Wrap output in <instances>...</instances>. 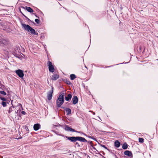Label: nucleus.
Masks as SVG:
<instances>
[{"label": "nucleus", "mask_w": 158, "mask_h": 158, "mask_svg": "<svg viewBox=\"0 0 158 158\" xmlns=\"http://www.w3.org/2000/svg\"><path fill=\"white\" fill-rule=\"evenodd\" d=\"M64 93H62L59 96L56 101V105L58 107H60L64 103Z\"/></svg>", "instance_id": "nucleus-2"}, {"label": "nucleus", "mask_w": 158, "mask_h": 158, "mask_svg": "<svg viewBox=\"0 0 158 158\" xmlns=\"http://www.w3.org/2000/svg\"><path fill=\"white\" fill-rule=\"evenodd\" d=\"M70 77L71 80H73L76 78L75 75L74 74H72L70 75Z\"/></svg>", "instance_id": "nucleus-19"}, {"label": "nucleus", "mask_w": 158, "mask_h": 158, "mask_svg": "<svg viewBox=\"0 0 158 158\" xmlns=\"http://www.w3.org/2000/svg\"><path fill=\"white\" fill-rule=\"evenodd\" d=\"M21 113L22 114H24V115L25 114H26V112L25 111H23Z\"/></svg>", "instance_id": "nucleus-28"}, {"label": "nucleus", "mask_w": 158, "mask_h": 158, "mask_svg": "<svg viewBox=\"0 0 158 158\" xmlns=\"http://www.w3.org/2000/svg\"><path fill=\"white\" fill-rule=\"evenodd\" d=\"M14 109V107H13V106L10 107L9 108V111H8L9 113H10V112H11L13 110V109Z\"/></svg>", "instance_id": "nucleus-20"}, {"label": "nucleus", "mask_w": 158, "mask_h": 158, "mask_svg": "<svg viewBox=\"0 0 158 158\" xmlns=\"http://www.w3.org/2000/svg\"><path fill=\"white\" fill-rule=\"evenodd\" d=\"M40 128V125L39 124L36 123L34 125L33 128L35 131H37Z\"/></svg>", "instance_id": "nucleus-9"}, {"label": "nucleus", "mask_w": 158, "mask_h": 158, "mask_svg": "<svg viewBox=\"0 0 158 158\" xmlns=\"http://www.w3.org/2000/svg\"><path fill=\"white\" fill-rule=\"evenodd\" d=\"M1 104L3 107L6 106L7 105L6 102L3 101L2 102Z\"/></svg>", "instance_id": "nucleus-21"}, {"label": "nucleus", "mask_w": 158, "mask_h": 158, "mask_svg": "<svg viewBox=\"0 0 158 158\" xmlns=\"http://www.w3.org/2000/svg\"><path fill=\"white\" fill-rule=\"evenodd\" d=\"M0 98L3 101H6V99L4 98L0 97Z\"/></svg>", "instance_id": "nucleus-25"}, {"label": "nucleus", "mask_w": 158, "mask_h": 158, "mask_svg": "<svg viewBox=\"0 0 158 158\" xmlns=\"http://www.w3.org/2000/svg\"><path fill=\"white\" fill-rule=\"evenodd\" d=\"M21 25L23 27V28L25 30H27L28 31H30L32 34L34 35H35L38 34L37 33L36 34L35 30L29 25H26L24 23H22Z\"/></svg>", "instance_id": "nucleus-3"}, {"label": "nucleus", "mask_w": 158, "mask_h": 158, "mask_svg": "<svg viewBox=\"0 0 158 158\" xmlns=\"http://www.w3.org/2000/svg\"><path fill=\"white\" fill-rule=\"evenodd\" d=\"M75 144L77 145L78 146H80V145H79V144L77 142H76L75 143Z\"/></svg>", "instance_id": "nucleus-29"}, {"label": "nucleus", "mask_w": 158, "mask_h": 158, "mask_svg": "<svg viewBox=\"0 0 158 158\" xmlns=\"http://www.w3.org/2000/svg\"><path fill=\"white\" fill-rule=\"evenodd\" d=\"M23 72V71L20 69H18L15 71L16 73L21 78L23 77L24 74Z\"/></svg>", "instance_id": "nucleus-6"}, {"label": "nucleus", "mask_w": 158, "mask_h": 158, "mask_svg": "<svg viewBox=\"0 0 158 158\" xmlns=\"http://www.w3.org/2000/svg\"><path fill=\"white\" fill-rule=\"evenodd\" d=\"M139 142L143 143L144 141V139L142 138H139Z\"/></svg>", "instance_id": "nucleus-22"}, {"label": "nucleus", "mask_w": 158, "mask_h": 158, "mask_svg": "<svg viewBox=\"0 0 158 158\" xmlns=\"http://www.w3.org/2000/svg\"><path fill=\"white\" fill-rule=\"evenodd\" d=\"M48 67L49 71L50 72L53 73L55 70V69L53 66L52 65L51 62L48 61Z\"/></svg>", "instance_id": "nucleus-5"}, {"label": "nucleus", "mask_w": 158, "mask_h": 158, "mask_svg": "<svg viewBox=\"0 0 158 158\" xmlns=\"http://www.w3.org/2000/svg\"><path fill=\"white\" fill-rule=\"evenodd\" d=\"M59 76L58 75L54 74L52 76V79L53 80H56L59 78Z\"/></svg>", "instance_id": "nucleus-11"}, {"label": "nucleus", "mask_w": 158, "mask_h": 158, "mask_svg": "<svg viewBox=\"0 0 158 158\" xmlns=\"http://www.w3.org/2000/svg\"><path fill=\"white\" fill-rule=\"evenodd\" d=\"M127 147L128 145L126 143H125L123 144L122 148L124 149H126L127 148Z\"/></svg>", "instance_id": "nucleus-18"}, {"label": "nucleus", "mask_w": 158, "mask_h": 158, "mask_svg": "<svg viewBox=\"0 0 158 158\" xmlns=\"http://www.w3.org/2000/svg\"><path fill=\"white\" fill-rule=\"evenodd\" d=\"M124 155L129 157H132V154L131 152L128 150H126L124 152Z\"/></svg>", "instance_id": "nucleus-8"}, {"label": "nucleus", "mask_w": 158, "mask_h": 158, "mask_svg": "<svg viewBox=\"0 0 158 158\" xmlns=\"http://www.w3.org/2000/svg\"><path fill=\"white\" fill-rule=\"evenodd\" d=\"M0 43L3 44H6L7 41L6 40L0 38Z\"/></svg>", "instance_id": "nucleus-15"}, {"label": "nucleus", "mask_w": 158, "mask_h": 158, "mask_svg": "<svg viewBox=\"0 0 158 158\" xmlns=\"http://www.w3.org/2000/svg\"><path fill=\"white\" fill-rule=\"evenodd\" d=\"M53 92V87L52 86L51 90L49 91L47 94V98L48 100H50L52 98Z\"/></svg>", "instance_id": "nucleus-4"}, {"label": "nucleus", "mask_w": 158, "mask_h": 158, "mask_svg": "<svg viewBox=\"0 0 158 158\" xmlns=\"http://www.w3.org/2000/svg\"><path fill=\"white\" fill-rule=\"evenodd\" d=\"M66 82L67 84L69 85L71 84V82L69 80H66Z\"/></svg>", "instance_id": "nucleus-26"}, {"label": "nucleus", "mask_w": 158, "mask_h": 158, "mask_svg": "<svg viewBox=\"0 0 158 158\" xmlns=\"http://www.w3.org/2000/svg\"><path fill=\"white\" fill-rule=\"evenodd\" d=\"M65 110L66 112L67 113V114H71V110L70 108H65Z\"/></svg>", "instance_id": "nucleus-17"}, {"label": "nucleus", "mask_w": 158, "mask_h": 158, "mask_svg": "<svg viewBox=\"0 0 158 158\" xmlns=\"http://www.w3.org/2000/svg\"><path fill=\"white\" fill-rule=\"evenodd\" d=\"M61 108L65 110V108L64 107H61Z\"/></svg>", "instance_id": "nucleus-30"}, {"label": "nucleus", "mask_w": 158, "mask_h": 158, "mask_svg": "<svg viewBox=\"0 0 158 158\" xmlns=\"http://www.w3.org/2000/svg\"><path fill=\"white\" fill-rule=\"evenodd\" d=\"M72 101L73 104H76L78 102V99L77 97L76 96H74L72 99Z\"/></svg>", "instance_id": "nucleus-10"}, {"label": "nucleus", "mask_w": 158, "mask_h": 158, "mask_svg": "<svg viewBox=\"0 0 158 158\" xmlns=\"http://www.w3.org/2000/svg\"><path fill=\"white\" fill-rule=\"evenodd\" d=\"M0 93L4 95H6V93L4 91H0Z\"/></svg>", "instance_id": "nucleus-23"}, {"label": "nucleus", "mask_w": 158, "mask_h": 158, "mask_svg": "<svg viewBox=\"0 0 158 158\" xmlns=\"http://www.w3.org/2000/svg\"><path fill=\"white\" fill-rule=\"evenodd\" d=\"M19 105L17 106V109H18V110H17V111L16 112L15 111V113L18 114L19 113H20V112L21 111V110H20V108L19 107V106H22V105H21L20 104H19Z\"/></svg>", "instance_id": "nucleus-16"}, {"label": "nucleus", "mask_w": 158, "mask_h": 158, "mask_svg": "<svg viewBox=\"0 0 158 158\" xmlns=\"http://www.w3.org/2000/svg\"><path fill=\"white\" fill-rule=\"evenodd\" d=\"M64 129L67 131H73V132H76L75 131V130L74 129H73L72 128H71L69 127V126H68L67 125H65L64 127Z\"/></svg>", "instance_id": "nucleus-7"}, {"label": "nucleus", "mask_w": 158, "mask_h": 158, "mask_svg": "<svg viewBox=\"0 0 158 158\" xmlns=\"http://www.w3.org/2000/svg\"><path fill=\"white\" fill-rule=\"evenodd\" d=\"M120 143L118 141L116 140L114 142L115 146L116 148H118L120 146Z\"/></svg>", "instance_id": "nucleus-14"}, {"label": "nucleus", "mask_w": 158, "mask_h": 158, "mask_svg": "<svg viewBox=\"0 0 158 158\" xmlns=\"http://www.w3.org/2000/svg\"><path fill=\"white\" fill-rule=\"evenodd\" d=\"M67 139L72 142H75L77 140H78L81 142H86L87 140L84 138L77 136V137H67Z\"/></svg>", "instance_id": "nucleus-1"}, {"label": "nucleus", "mask_w": 158, "mask_h": 158, "mask_svg": "<svg viewBox=\"0 0 158 158\" xmlns=\"http://www.w3.org/2000/svg\"><path fill=\"white\" fill-rule=\"evenodd\" d=\"M35 21L38 24L40 23V20L38 19H35Z\"/></svg>", "instance_id": "nucleus-24"}, {"label": "nucleus", "mask_w": 158, "mask_h": 158, "mask_svg": "<svg viewBox=\"0 0 158 158\" xmlns=\"http://www.w3.org/2000/svg\"><path fill=\"white\" fill-rule=\"evenodd\" d=\"M72 97V95L70 94H68L67 96L65 97V100L67 101H68Z\"/></svg>", "instance_id": "nucleus-12"}, {"label": "nucleus", "mask_w": 158, "mask_h": 158, "mask_svg": "<svg viewBox=\"0 0 158 158\" xmlns=\"http://www.w3.org/2000/svg\"><path fill=\"white\" fill-rule=\"evenodd\" d=\"M26 9L29 12L32 13L33 12V10L32 9L29 7L25 6Z\"/></svg>", "instance_id": "nucleus-13"}, {"label": "nucleus", "mask_w": 158, "mask_h": 158, "mask_svg": "<svg viewBox=\"0 0 158 158\" xmlns=\"http://www.w3.org/2000/svg\"><path fill=\"white\" fill-rule=\"evenodd\" d=\"M101 146L102 147H103V148H105L106 149H107V148L105 146V145H101Z\"/></svg>", "instance_id": "nucleus-27"}]
</instances>
